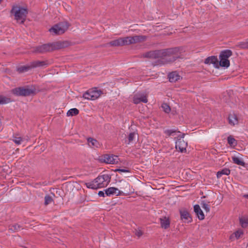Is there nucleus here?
<instances>
[{
	"label": "nucleus",
	"instance_id": "f257e3e1",
	"mask_svg": "<svg viewBox=\"0 0 248 248\" xmlns=\"http://www.w3.org/2000/svg\"><path fill=\"white\" fill-rule=\"evenodd\" d=\"M145 38L146 37L144 36H134L119 38L110 41L108 44V45L112 46L128 45L133 43L142 42L145 40Z\"/></svg>",
	"mask_w": 248,
	"mask_h": 248
},
{
	"label": "nucleus",
	"instance_id": "f03ea898",
	"mask_svg": "<svg viewBox=\"0 0 248 248\" xmlns=\"http://www.w3.org/2000/svg\"><path fill=\"white\" fill-rule=\"evenodd\" d=\"M11 12L14 15L15 19L18 22L23 23L27 15L28 10L26 7L16 5L13 7Z\"/></svg>",
	"mask_w": 248,
	"mask_h": 248
},
{
	"label": "nucleus",
	"instance_id": "7ed1b4c3",
	"mask_svg": "<svg viewBox=\"0 0 248 248\" xmlns=\"http://www.w3.org/2000/svg\"><path fill=\"white\" fill-rule=\"evenodd\" d=\"M232 55V51L230 50H226L220 53V61H218V68L220 67L228 68L230 66V61L228 59Z\"/></svg>",
	"mask_w": 248,
	"mask_h": 248
},
{
	"label": "nucleus",
	"instance_id": "20e7f679",
	"mask_svg": "<svg viewBox=\"0 0 248 248\" xmlns=\"http://www.w3.org/2000/svg\"><path fill=\"white\" fill-rule=\"evenodd\" d=\"M68 27L69 24L67 22H61L51 28L49 29V31L53 35H60L63 33Z\"/></svg>",
	"mask_w": 248,
	"mask_h": 248
},
{
	"label": "nucleus",
	"instance_id": "39448f33",
	"mask_svg": "<svg viewBox=\"0 0 248 248\" xmlns=\"http://www.w3.org/2000/svg\"><path fill=\"white\" fill-rule=\"evenodd\" d=\"M12 93L16 95L27 96L36 93L34 87L17 88L12 90Z\"/></svg>",
	"mask_w": 248,
	"mask_h": 248
},
{
	"label": "nucleus",
	"instance_id": "423d86ee",
	"mask_svg": "<svg viewBox=\"0 0 248 248\" xmlns=\"http://www.w3.org/2000/svg\"><path fill=\"white\" fill-rule=\"evenodd\" d=\"M102 92L100 90L93 88L87 91L83 95V97L85 99L94 100L98 98L102 94Z\"/></svg>",
	"mask_w": 248,
	"mask_h": 248
},
{
	"label": "nucleus",
	"instance_id": "0eeeda50",
	"mask_svg": "<svg viewBox=\"0 0 248 248\" xmlns=\"http://www.w3.org/2000/svg\"><path fill=\"white\" fill-rule=\"evenodd\" d=\"M120 189L123 190V194L122 195H129L134 192V189L129 184L125 181H122L120 186Z\"/></svg>",
	"mask_w": 248,
	"mask_h": 248
},
{
	"label": "nucleus",
	"instance_id": "6e6552de",
	"mask_svg": "<svg viewBox=\"0 0 248 248\" xmlns=\"http://www.w3.org/2000/svg\"><path fill=\"white\" fill-rule=\"evenodd\" d=\"M96 178L100 188L106 186L110 180V177L108 174L99 175Z\"/></svg>",
	"mask_w": 248,
	"mask_h": 248
},
{
	"label": "nucleus",
	"instance_id": "1a4fd4ad",
	"mask_svg": "<svg viewBox=\"0 0 248 248\" xmlns=\"http://www.w3.org/2000/svg\"><path fill=\"white\" fill-rule=\"evenodd\" d=\"M119 157L112 155H105L103 156L104 161L108 164H114L118 163Z\"/></svg>",
	"mask_w": 248,
	"mask_h": 248
},
{
	"label": "nucleus",
	"instance_id": "9d476101",
	"mask_svg": "<svg viewBox=\"0 0 248 248\" xmlns=\"http://www.w3.org/2000/svg\"><path fill=\"white\" fill-rule=\"evenodd\" d=\"M184 134H183L181 138L178 139L176 142V149L179 150L181 152H184L186 151L187 147V143L184 140Z\"/></svg>",
	"mask_w": 248,
	"mask_h": 248
},
{
	"label": "nucleus",
	"instance_id": "9b49d317",
	"mask_svg": "<svg viewBox=\"0 0 248 248\" xmlns=\"http://www.w3.org/2000/svg\"><path fill=\"white\" fill-rule=\"evenodd\" d=\"M105 193L108 196L114 195L116 196H120L123 194V191L122 190H119L117 188L114 187H110L105 190Z\"/></svg>",
	"mask_w": 248,
	"mask_h": 248
},
{
	"label": "nucleus",
	"instance_id": "f8f14e48",
	"mask_svg": "<svg viewBox=\"0 0 248 248\" xmlns=\"http://www.w3.org/2000/svg\"><path fill=\"white\" fill-rule=\"evenodd\" d=\"M180 213L181 215V218L184 221V222L186 223L191 222L192 218L189 213L185 209H181L180 211Z\"/></svg>",
	"mask_w": 248,
	"mask_h": 248
},
{
	"label": "nucleus",
	"instance_id": "ddd939ff",
	"mask_svg": "<svg viewBox=\"0 0 248 248\" xmlns=\"http://www.w3.org/2000/svg\"><path fill=\"white\" fill-rule=\"evenodd\" d=\"M148 100L146 95L143 93H137L133 97V102L135 104H138L141 102L147 103Z\"/></svg>",
	"mask_w": 248,
	"mask_h": 248
},
{
	"label": "nucleus",
	"instance_id": "4468645a",
	"mask_svg": "<svg viewBox=\"0 0 248 248\" xmlns=\"http://www.w3.org/2000/svg\"><path fill=\"white\" fill-rule=\"evenodd\" d=\"M169 81L171 82H175L182 79L181 76L176 72H172L168 76Z\"/></svg>",
	"mask_w": 248,
	"mask_h": 248
},
{
	"label": "nucleus",
	"instance_id": "2eb2a0df",
	"mask_svg": "<svg viewBox=\"0 0 248 248\" xmlns=\"http://www.w3.org/2000/svg\"><path fill=\"white\" fill-rule=\"evenodd\" d=\"M204 62L208 64H212L215 68H218V59L217 57H209L205 60Z\"/></svg>",
	"mask_w": 248,
	"mask_h": 248
},
{
	"label": "nucleus",
	"instance_id": "dca6fc26",
	"mask_svg": "<svg viewBox=\"0 0 248 248\" xmlns=\"http://www.w3.org/2000/svg\"><path fill=\"white\" fill-rule=\"evenodd\" d=\"M194 211L199 219L203 220L204 218V215L199 205L194 206Z\"/></svg>",
	"mask_w": 248,
	"mask_h": 248
},
{
	"label": "nucleus",
	"instance_id": "f3484780",
	"mask_svg": "<svg viewBox=\"0 0 248 248\" xmlns=\"http://www.w3.org/2000/svg\"><path fill=\"white\" fill-rule=\"evenodd\" d=\"M160 223L162 228L168 229L170 225V221L168 217H163L160 218Z\"/></svg>",
	"mask_w": 248,
	"mask_h": 248
},
{
	"label": "nucleus",
	"instance_id": "a211bd4d",
	"mask_svg": "<svg viewBox=\"0 0 248 248\" xmlns=\"http://www.w3.org/2000/svg\"><path fill=\"white\" fill-rule=\"evenodd\" d=\"M229 123L231 125H235L238 124V119L237 116L234 114H230L228 117Z\"/></svg>",
	"mask_w": 248,
	"mask_h": 248
},
{
	"label": "nucleus",
	"instance_id": "6ab92c4d",
	"mask_svg": "<svg viewBox=\"0 0 248 248\" xmlns=\"http://www.w3.org/2000/svg\"><path fill=\"white\" fill-rule=\"evenodd\" d=\"M88 143L89 146L93 148H98L100 146L99 143L95 139L92 138L88 139Z\"/></svg>",
	"mask_w": 248,
	"mask_h": 248
},
{
	"label": "nucleus",
	"instance_id": "aec40b11",
	"mask_svg": "<svg viewBox=\"0 0 248 248\" xmlns=\"http://www.w3.org/2000/svg\"><path fill=\"white\" fill-rule=\"evenodd\" d=\"M243 234V232L242 230H238L232 233L230 237V239L233 240L234 239H239Z\"/></svg>",
	"mask_w": 248,
	"mask_h": 248
},
{
	"label": "nucleus",
	"instance_id": "412c9836",
	"mask_svg": "<svg viewBox=\"0 0 248 248\" xmlns=\"http://www.w3.org/2000/svg\"><path fill=\"white\" fill-rule=\"evenodd\" d=\"M230 173V170L228 169H224L221 171H219L217 172V176L218 178L221 177L222 175H228Z\"/></svg>",
	"mask_w": 248,
	"mask_h": 248
},
{
	"label": "nucleus",
	"instance_id": "4be33fe9",
	"mask_svg": "<svg viewBox=\"0 0 248 248\" xmlns=\"http://www.w3.org/2000/svg\"><path fill=\"white\" fill-rule=\"evenodd\" d=\"M79 112L78 110L76 108L69 109L67 112V116H73L77 115Z\"/></svg>",
	"mask_w": 248,
	"mask_h": 248
},
{
	"label": "nucleus",
	"instance_id": "5701e85b",
	"mask_svg": "<svg viewBox=\"0 0 248 248\" xmlns=\"http://www.w3.org/2000/svg\"><path fill=\"white\" fill-rule=\"evenodd\" d=\"M232 159L233 163H234L237 165L243 166L245 164L243 161L240 158H239L238 157L233 156L232 157Z\"/></svg>",
	"mask_w": 248,
	"mask_h": 248
},
{
	"label": "nucleus",
	"instance_id": "b1692460",
	"mask_svg": "<svg viewBox=\"0 0 248 248\" xmlns=\"http://www.w3.org/2000/svg\"><path fill=\"white\" fill-rule=\"evenodd\" d=\"M11 101L9 98L0 95V104L8 103Z\"/></svg>",
	"mask_w": 248,
	"mask_h": 248
},
{
	"label": "nucleus",
	"instance_id": "393cba45",
	"mask_svg": "<svg viewBox=\"0 0 248 248\" xmlns=\"http://www.w3.org/2000/svg\"><path fill=\"white\" fill-rule=\"evenodd\" d=\"M240 221L243 227H246L248 225V217H242L240 219Z\"/></svg>",
	"mask_w": 248,
	"mask_h": 248
},
{
	"label": "nucleus",
	"instance_id": "a878e982",
	"mask_svg": "<svg viewBox=\"0 0 248 248\" xmlns=\"http://www.w3.org/2000/svg\"><path fill=\"white\" fill-rule=\"evenodd\" d=\"M13 140L15 143L18 145L21 144L22 141V138L20 137H18L17 135L14 136Z\"/></svg>",
	"mask_w": 248,
	"mask_h": 248
},
{
	"label": "nucleus",
	"instance_id": "bb28decb",
	"mask_svg": "<svg viewBox=\"0 0 248 248\" xmlns=\"http://www.w3.org/2000/svg\"><path fill=\"white\" fill-rule=\"evenodd\" d=\"M161 108L163 110L167 113H169L170 111V107L166 103H163L161 106Z\"/></svg>",
	"mask_w": 248,
	"mask_h": 248
},
{
	"label": "nucleus",
	"instance_id": "cd10ccee",
	"mask_svg": "<svg viewBox=\"0 0 248 248\" xmlns=\"http://www.w3.org/2000/svg\"><path fill=\"white\" fill-rule=\"evenodd\" d=\"M86 187L88 188H91L92 189H97L96 186H95V185H94V183H93V181H92L91 182H87L85 184Z\"/></svg>",
	"mask_w": 248,
	"mask_h": 248
},
{
	"label": "nucleus",
	"instance_id": "c85d7f7f",
	"mask_svg": "<svg viewBox=\"0 0 248 248\" xmlns=\"http://www.w3.org/2000/svg\"><path fill=\"white\" fill-rule=\"evenodd\" d=\"M165 132L168 136H174L177 133H180V132L172 129L166 130Z\"/></svg>",
	"mask_w": 248,
	"mask_h": 248
},
{
	"label": "nucleus",
	"instance_id": "c756f323",
	"mask_svg": "<svg viewBox=\"0 0 248 248\" xmlns=\"http://www.w3.org/2000/svg\"><path fill=\"white\" fill-rule=\"evenodd\" d=\"M137 133L135 132L131 133L128 136V144L130 143L133 140L136 138Z\"/></svg>",
	"mask_w": 248,
	"mask_h": 248
},
{
	"label": "nucleus",
	"instance_id": "7c9ffc66",
	"mask_svg": "<svg viewBox=\"0 0 248 248\" xmlns=\"http://www.w3.org/2000/svg\"><path fill=\"white\" fill-rule=\"evenodd\" d=\"M52 202V199L51 196L46 195L45 198V204L48 205L51 203Z\"/></svg>",
	"mask_w": 248,
	"mask_h": 248
},
{
	"label": "nucleus",
	"instance_id": "2f4dec72",
	"mask_svg": "<svg viewBox=\"0 0 248 248\" xmlns=\"http://www.w3.org/2000/svg\"><path fill=\"white\" fill-rule=\"evenodd\" d=\"M228 142L231 146H233L235 144V139L231 136L228 137Z\"/></svg>",
	"mask_w": 248,
	"mask_h": 248
},
{
	"label": "nucleus",
	"instance_id": "473e14b6",
	"mask_svg": "<svg viewBox=\"0 0 248 248\" xmlns=\"http://www.w3.org/2000/svg\"><path fill=\"white\" fill-rule=\"evenodd\" d=\"M202 207L206 212H209L210 211V206L208 204L206 203H202Z\"/></svg>",
	"mask_w": 248,
	"mask_h": 248
},
{
	"label": "nucleus",
	"instance_id": "72a5a7b5",
	"mask_svg": "<svg viewBox=\"0 0 248 248\" xmlns=\"http://www.w3.org/2000/svg\"><path fill=\"white\" fill-rule=\"evenodd\" d=\"M240 47L243 48H248V41L242 43L240 44Z\"/></svg>",
	"mask_w": 248,
	"mask_h": 248
},
{
	"label": "nucleus",
	"instance_id": "f704fd0d",
	"mask_svg": "<svg viewBox=\"0 0 248 248\" xmlns=\"http://www.w3.org/2000/svg\"><path fill=\"white\" fill-rule=\"evenodd\" d=\"M135 234L138 237H140L143 234V232L140 230H136Z\"/></svg>",
	"mask_w": 248,
	"mask_h": 248
},
{
	"label": "nucleus",
	"instance_id": "c9c22d12",
	"mask_svg": "<svg viewBox=\"0 0 248 248\" xmlns=\"http://www.w3.org/2000/svg\"><path fill=\"white\" fill-rule=\"evenodd\" d=\"M93 182L94 183V185H95V186H96L97 189L100 188V186H99V184H98V183L97 182L98 181H97L96 178L94 179L93 180Z\"/></svg>",
	"mask_w": 248,
	"mask_h": 248
},
{
	"label": "nucleus",
	"instance_id": "e433bc0d",
	"mask_svg": "<svg viewBox=\"0 0 248 248\" xmlns=\"http://www.w3.org/2000/svg\"><path fill=\"white\" fill-rule=\"evenodd\" d=\"M48 46L47 45H45L43 46H42V47H41L42 49L40 51H46V50H48L47 49Z\"/></svg>",
	"mask_w": 248,
	"mask_h": 248
},
{
	"label": "nucleus",
	"instance_id": "4c0bfd02",
	"mask_svg": "<svg viewBox=\"0 0 248 248\" xmlns=\"http://www.w3.org/2000/svg\"><path fill=\"white\" fill-rule=\"evenodd\" d=\"M13 227L14 228V229H13L14 231H17V230H18L20 229L19 225H18L17 224L15 225ZM11 229L13 230L12 228H11Z\"/></svg>",
	"mask_w": 248,
	"mask_h": 248
},
{
	"label": "nucleus",
	"instance_id": "58836bf2",
	"mask_svg": "<svg viewBox=\"0 0 248 248\" xmlns=\"http://www.w3.org/2000/svg\"><path fill=\"white\" fill-rule=\"evenodd\" d=\"M116 170L120 172H129V170H125V169H117Z\"/></svg>",
	"mask_w": 248,
	"mask_h": 248
},
{
	"label": "nucleus",
	"instance_id": "ea45409f",
	"mask_svg": "<svg viewBox=\"0 0 248 248\" xmlns=\"http://www.w3.org/2000/svg\"><path fill=\"white\" fill-rule=\"evenodd\" d=\"M98 195L100 197H103V196H104V193L103 191H100L98 192Z\"/></svg>",
	"mask_w": 248,
	"mask_h": 248
},
{
	"label": "nucleus",
	"instance_id": "a19ab883",
	"mask_svg": "<svg viewBox=\"0 0 248 248\" xmlns=\"http://www.w3.org/2000/svg\"><path fill=\"white\" fill-rule=\"evenodd\" d=\"M2 0H0V4L1 3Z\"/></svg>",
	"mask_w": 248,
	"mask_h": 248
},
{
	"label": "nucleus",
	"instance_id": "79ce46f5",
	"mask_svg": "<svg viewBox=\"0 0 248 248\" xmlns=\"http://www.w3.org/2000/svg\"><path fill=\"white\" fill-rule=\"evenodd\" d=\"M247 197H248V195H247Z\"/></svg>",
	"mask_w": 248,
	"mask_h": 248
}]
</instances>
